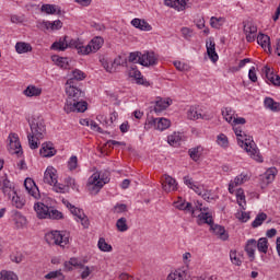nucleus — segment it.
Wrapping results in <instances>:
<instances>
[{"instance_id":"1","label":"nucleus","mask_w":280,"mask_h":280,"mask_svg":"<svg viewBox=\"0 0 280 280\" xmlns=\"http://www.w3.org/2000/svg\"><path fill=\"white\" fill-rule=\"evenodd\" d=\"M66 94L68 95L63 106L65 113H84L89 104L83 101L84 92L73 83V79H68L66 82Z\"/></svg>"},{"instance_id":"2","label":"nucleus","mask_w":280,"mask_h":280,"mask_svg":"<svg viewBox=\"0 0 280 280\" xmlns=\"http://www.w3.org/2000/svg\"><path fill=\"white\" fill-rule=\"evenodd\" d=\"M108 183H110V172L108 171L95 172L88 179V191L92 196H97L100 191H102V187H104V185Z\"/></svg>"},{"instance_id":"3","label":"nucleus","mask_w":280,"mask_h":280,"mask_svg":"<svg viewBox=\"0 0 280 280\" xmlns=\"http://www.w3.org/2000/svg\"><path fill=\"white\" fill-rule=\"evenodd\" d=\"M31 127V133H28V141H42L47 135V129L45 128V120L40 116H32L28 120Z\"/></svg>"},{"instance_id":"4","label":"nucleus","mask_w":280,"mask_h":280,"mask_svg":"<svg viewBox=\"0 0 280 280\" xmlns=\"http://www.w3.org/2000/svg\"><path fill=\"white\" fill-rule=\"evenodd\" d=\"M199 218L198 224H209L212 233L219 236V240L226 242L229 240V233L224 226L219 224H213V215L210 212H201L197 215Z\"/></svg>"},{"instance_id":"5","label":"nucleus","mask_w":280,"mask_h":280,"mask_svg":"<svg viewBox=\"0 0 280 280\" xmlns=\"http://www.w3.org/2000/svg\"><path fill=\"white\" fill-rule=\"evenodd\" d=\"M67 36L63 37V39H60L59 42H55L50 49H54L55 51H65V49H68L70 47L71 49L78 50V54H81L84 56V45L80 39H70L67 40Z\"/></svg>"},{"instance_id":"6","label":"nucleus","mask_w":280,"mask_h":280,"mask_svg":"<svg viewBox=\"0 0 280 280\" xmlns=\"http://www.w3.org/2000/svg\"><path fill=\"white\" fill-rule=\"evenodd\" d=\"M47 244H55L56 246L65 247L69 244V233L52 231L45 236Z\"/></svg>"},{"instance_id":"7","label":"nucleus","mask_w":280,"mask_h":280,"mask_svg":"<svg viewBox=\"0 0 280 280\" xmlns=\"http://www.w3.org/2000/svg\"><path fill=\"white\" fill-rule=\"evenodd\" d=\"M238 145L240 148H243L245 152H247V154L254 159V161L264 163V158H261V154H259V148H257V143H255V141H238Z\"/></svg>"},{"instance_id":"8","label":"nucleus","mask_w":280,"mask_h":280,"mask_svg":"<svg viewBox=\"0 0 280 280\" xmlns=\"http://www.w3.org/2000/svg\"><path fill=\"white\" fill-rule=\"evenodd\" d=\"M102 45H104V38L94 37L86 46L83 48V56H89V54H95L102 49Z\"/></svg>"},{"instance_id":"9","label":"nucleus","mask_w":280,"mask_h":280,"mask_svg":"<svg viewBox=\"0 0 280 280\" xmlns=\"http://www.w3.org/2000/svg\"><path fill=\"white\" fill-rule=\"evenodd\" d=\"M149 128H154V130H167L172 126V121L167 118H151L147 125Z\"/></svg>"},{"instance_id":"10","label":"nucleus","mask_w":280,"mask_h":280,"mask_svg":"<svg viewBox=\"0 0 280 280\" xmlns=\"http://www.w3.org/2000/svg\"><path fill=\"white\" fill-rule=\"evenodd\" d=\"M128 75L129 78H132L133 80H136L137 84H142V86H150V82L143 79V75H141V71L137 69V66L131 65L128 68Z\"/></svg>"},{"instance_id":"11","label":"nucleus","mask_w":280,"mask_h":280,"mask_svg":"<svg viewBox=\"0 0 280 280\" xmlns=\"http://www.w3.org/2000/svg\"><path fill=\"white\" fill-rule=\"evenodd\" d=\"M37 27L38 30H42V31L47 30L50 32H56L58 30H62V21L56 20L54 22H50V21L37 22Z\"/></svg>"},{"instance_id":"12","label":"nucleus","mask_w":280,"mask_h":280,"mask_svg":"<svg viewBox=\"0 0 280 280\" xmlns=\"http://www.w3.org/2000/svg\"><path fill=\"white\" fill-rule=\"evenodd\" d=\"M24 187L30 196L35 198V200H38L40 198V190H38V186H36V183H34V179L27 177L24 180Z\"/></svg>"},{"instance_id":"13","label":"nucleus","mask_w":280,"mask_h":280,"mask_svg":"<svg viewBox=\"0 0 280 280\" xmlns=\"http://www.w3.org/2000/svg\"><path fill=\"white\" fill-rule=\"evenodd\" d=\"M163 178L164 180H162V188L164 191H166V194L176 191V189H178V183H176V179H174L172 176L164 174Z\"/></svg>"},{"instance_id":"14","label":"nucleus","mask_w":280,"mask_h":280,"mask_svg":"<svg viewBox=\"0 0 280 280\" xmlns=\"http://www.w3.org/2000/svg\"><path fill=\"white\" fill-rule=\"evenodd\" d=\"M243 31L246 35L247 43H255V38H257V26L253 22H247L244 24Z\"/></svg>"},{"instance_id":"15","label":"nucleus","mask_w":280,"mask_h":280,"mask_svg":"<svg viewBox=\"0 0 280 280\" xmlns=\"http://www.w3.org/2000/svg\"><path fill=\"white\" fill-rule=\"evenodd\" d=\"M44 183L55 185L58 183V171L54 166H48L44 173Z\"/></svg>"},{"instance_id":"16","label":"nucleus","mask_w":280,"mask_h":280,"mask_svg":"<svg viewBox=\"0 0 280 280\" xmlns=\"http://www.w3.org/2000/svg\"><path fill=\"white\" fill-rule=\"evenodd\" d=\"M172 105V100L170 98H158L155 102L154 107H151V113H155L159 115L160 113H163V110H166Z\"/></svg>"},{"instance_id":"17","label":"nucleus","mask_w":280,"mask_h":280,"mask_svg":"<svg viewBox=\"0 0 280 280\" xmlns=\"http://www.w3.org/2000/svg\"><path fill=\"white\" fill-rule=\"evenodd\" d=\"M159 62L156 55L152 51H147L145 54H141V66L142 67H154Z\"/></svg>"},{"instance_id":"18","label":"nucleus","mask_w":280,"mask_h":280,"mask_svg":"<svg viewBox=\"0 0 280 280\" xmlns=\"http://www.w3.org/2000/svg\"><path fill=\"white\" fill-rule=\"evenodd\" d=\"M56 148L54 147V143L51 142H44L42 144V149L39 151L40 156H44V159H49L51 156H56Z\"/></svg>"},{"instance_id":"19","label":"nucleus","mask_w":280,"mask_h":280,"mask_svg":"<svg viewBox=\"0 0 280 280\" xmlns=\"http://www.w3.org/2000/svg\"><path fill=\"white\" fill-rule=\"evenodd\" d=\"M187 1L189 0H164V5L167 8H174L177 12H183L187 8Z\"/></svg>"},{"instance_id":"20","label":"nucleus","mask_w":280,"mask_h":280,"mask_svg":"<svg viewBox=\"0 0 280 280\" xmlns=\"http://www.w3.org/2000/svg\"><path fill=\"white\" fill-rule=\"evenodd\" d=\"M249 179L247 174L242 173L241 175L236 176L234 178L233 182H230L229 184V191L230 194H233V189H235V187H238V185H244V183H247V180Z\"/></svg>"},{"instance_id":"21","label":"nucleus","mask_w":280,"mask_h":280,"mask_svg":"<svg viewBox=\"0 0 280 280\" xmlns=\"http://www.w3.org/2000/svg\"><path fill=\"white\" fill-rule=\"evenodd\" d=\"M131 25L137 30H141V32H152V25L148 23L145 20H141L136 18L131 21Z\"/></svg>"},{"instance_id":"22","label":"nucleus","mask_w":280,"mask_h":280,"mask_svg":"<svg viewBox=\"0 0 280 280\" xmlns=\"http://www.w3.org/2000/svg\"><path fill=\"white\" fill-rule=\"evenodd\" d=\"M207 47V54L212 62H218V52H215V42H213V38H209V40L206 43Z\"/></svg>"},{"instance_id":"23","label":"nucleus","mask_w":280,"mask_h":280,"mask_svg":"<svg viewBox=\"0 0 280 280\" xmlns=\"http://www.w3.org/2000/svg\"><path fill=\"white\" fill-rule=\"evenodd\" d=\"M257 249V241L255 238H250L247 241L245 245V252L249 257V261H255V250Z\"/></svg>"},{"instance_id":"24","label":"nucleus","mask_w":280,"mask_h":280,"mask_svg":"<svg viewBox=\"0 0 280 280\" xmlns=\"http://www.w3.org/2000/svg\"><path fill=\"white\" fill-rule=\"evenodd\" d=\"M119 145H126V142H119V141H107V142H101L98 144V150L101 151L102 154H108V150L114 147H119Z\"/></svg>"},{"instance_id":"25","label":"nucleus","mask_w":280,"mask_h":280,"mask_svg":"<svg viewBox=\"0 0 280 280\" xmlns=\"http://www.w3.org/2000/svg\"><path fill=\"white\" fill-rule=\"evenodd\" d=\"M34 209H35V211L37 213V218H39V220H45L48 218L50 208L45 206V203H36L34 206Z\"/></svg>"},{"instance_id":"26","label":"nucleus","mask_w":280,"mask_h":280,"mask_svg":"<svg viewBox=\"0 0 280 280\" xmlns=\"http://www.w3.org/2000/svg\"><path fill=\"white\" fill-rule=\"evenodd\" d=\"M175 208L179 211H188L194 215V218H196V209H191V202H185L183 198L175 202Z\"/></svg>"},{"instance_id":"27","label":"nucleus","mask_w":280,"mask_h":280,"mask_svg":"<svg viewBox=\"0 0 280 280\" xmlns=\"http://www.w3.org/2000/svg\"><path fill=\"white\" fill-rule=\"evenodd\" d=\"M51 60L52 62H55V65H57V67H60V69H71V63H69V58L55 55L51 57Z\"/></svg>"},{"instance_id":"28","label":"nucleus","mask_w":280,"mask_h":280,"mask_svg":"<svg viewBox=\"0 0 280 280\" xmlns=\"http://www.w3.org/2000/svg\"><path fill=\"white\" fill-rule=\"evenodd\" d=\"M2 192L4 196H8V198H12V196L16 194L14 186H12V182H10L8 178L2 180Z\"/></svg>"},{"instance_id":"29","label":"nucleus","mask_w":280,"mask_h":280,"mask_svg":"<svg viewBox=\"0 0 280 280\" xmlns=\"http://www.w3.org/2000/svg\"><path fill=\"white\" fill-rule=\"evenodd\" d=\"M266 78L269 82H271V84H273V86H280V77L276 75L275 73H272V71L270 70V68L268 66H266L264 68Z\"/></svg>"},{"instance_id":"30","label":"nucleus","mask_w":280,"mask_h":280,"mask_svg":"<svg viewBox=\"0 0 280 280\" xmlns=\"http://www.w3.org/2000/svg\"><path fill=\"white\" fill-rule=\"evenodd\" d=\"M264 104L265 108L271 110L272 113H279L280 110V103L272 100V97H266Z\"/></svg>"},{"instance_id":"31","label":"nucleus","mask_w":280,"mask_h":280,"mask_svg":"<svg viewBox=\"0 0 280 280\" xmlns=\"http://www.w3.org/2000/svg\"><path fill=\"white\" fill-rule=\"evenodd\" d=\"M233 130L237 141H253V136L246 133V131H243L242 128L234 127Z\"/></svg>"},{"instance_id":"32","label":"nucleus","mask_w":280,"mask_h":280,"mask_svg":"<svg viewBox=\"0 0 280 280\" xmlns=\"http://www.w3.org/2000/svg\"><path fill=\"white\" fill-rule=\"evenodd\" d=\"M8 150L10 154H23V148L21 147V141H10L8 144Z\"/></svg>"},{"instance_id":"33","label":"nucleus","mask_w":280,"mask_h":280,"mask_svg":"<svg viewBox=\"0 0 280 280\" xmlns=\"http://www.w3.org/2000/svg\"><path fill=\"white\" fill-rule=\"evenodd\" d=\"M275 176H277V167H270L264 174L262 180L266 183V185H270V183L275 180Z\"/></svg>"},{"instance_id":"34","label":"nucleus","mask_w":280,"mask_h":280,"mask_svg":"<svg viewBox=\"0 0 280 280\" xmlns=\"http://www.w3.org/2000/svg\"><path fill=\"white\" fill-rule=\"evenodd\" d=\"M257 43H258V45H260V47H262V49L268 48L270 51V36L266 35L264 33H260L257 36Z\"/></svg>"},{"instance_id":"35","label":"nucleus","mask_w":280,"mask_h":280,"mask_svg":"<svg viewBox=\"0 0 280 280\" xmlns=\"http://www.w3.org/2000/svg\"><path fill=\"white\" fill-rule=\"evenodd\" d=\"M203 149L201 145H198L196 148H191L188 151V154L192 161L197 162L200 161V156H202Z\"/></svg>"},{"instance_id":"36","label":"nucleus","mask_w":280,"mask_h":280,"mask_svg":"<svg viewBox=\"0 0 280 280\" xmlns=\"http://www.w3.org/2000/svg\"><path fill=\"white\" fill-rule=\"evenodd\" d=\"M15 51L18 54H27V52L32 51V45L27 44L25 42H18L15 44Z\"/></svg>"},{"instance_id":"37","label":"nucleus","mask_w":280,"mask_h":280,"mask_svg":"<svg viewBox=\"0 0 280 280\" xmlns=\"http://www.w3.org/2000/svg\"><path fill=\"white\" fill-rule=\"evenodd\" d=\"M40 93H43V91L34 85H28L24 90V95H26V97H38Z\"/></svg>"},{"instance_id":"38","label":"nucleus","mask_w":280,"mask_h":280,"mask_svg":"<svg viewBox=\"0 0 280 280\" xmlns=\"http://www.w3.org/2000/svg\"><path fill=\"white\" fill-rule=\"evenodd\" d=\"M40 10L45 12V14H61L60 9H58L56 4H43Z\"/></svg>"},{"instance_id":"39","label":"nucleus","mask_w":280,"mask_h":280,"mask_svg":"<svg viewBox=\"0 0 280 280\" xmlns=\"http://www.w3.org/2000/svg\"><path fill=\"white\" fill-rule=\"evenodd\" d=\"M266 220H268V214H266L265 212L258 213L256 219L252 223L253 229H257L258 226H261V224H264Z\"/></svg>"},{"instance_id":"40","label":"nucleus","mask_w":280,"mask_h":280,"mask_svg":"<svg viewBox=\"0 0 280 280\" xmlns=\"http://www.w3.org/2000/svg\"><path fill=\"white\" fill-rule=\"evenodd\" d=\"M222 116L228 124H232L233 119L235 118V112L231 107H225L222 109Z\"/></svg>"},{"instance_id":"41","label":"nucleus","mask_w":280,"mask_h":280,"mask_svg":"<svg viewBox=\"0 0 280 280\" xmlns=\"http://www.w3.org/2000/svg\"><path fill=\"white\" fill-rule=\"evenodd\" d=\"M236 200L238 207H241L242 209H246L244 208L246 207V195H244V189L240 188L236 190Z\"/></svg>"},{"instance_id":"42","label":"nucleus","mask_w":280,"mask_h":280,"mask_svg":"<svg viewBox=\"0 0 280 280\" xmlns=\"http://www.w3.org/2000/svg\"><path fill=\"white\" fill-rule=\"evenodd\" d=\"M187 117H188V119H191L192 121H196V119H205V117H202V114L199 113L198 109L195 107H190L188 109Z\"/></svg>"},{"instance_id":"43","label":"nucleus","mask_w":280,"mask_h":280,"mask_svg":"<svg viewBox=\"0 0 280 280\" xmlns=\"http://www.w3.org/2000/svg\"><path fill=\"white\" fill-rule=\"evenodd\" d=\"M256 248H258L259 253H268V238H259L258 242H256Z\"/></svg>"},{"instance_id":"44","label":"nucleus","mask_w":280,"mask_h":280,"mask_svg":"<svg viewBox=\"0 0 280 280\" xmlns=\"http://www.w3.org/2000/svg\"><path fill=\"white\" fill-rule=\"evenodd\" d=\"M116 229L120 233H126V231H128V220L124 217L118 219L116 222Z\"/></svg>"},{"instance_id":"45","label":"nucleus","mask_w":280,"mask_h":280,"mask_svg":"<svg viewBox=\"0 0 280 280\" xmlns=\"http://www.w3.org/2000/svg\"><path fill=\"white\" fill-rule=\"evenodd\" d=\"M12 198V205L13 207H15L16 209H23V207H25V199L19 197V195H11Z\"/></svg>"},{"instance_id":"46","label":"nucleus","mask_w":280,"mask_h":280,"mask_svg":"<svg viewBox=\"0 0 280 280\" xmlns=\"http://www.w3.org/2000/svg\"><path fill=\"white\" fill-rule=\"evenodd\" d=\"M97 246L103 253H110V250H113V246L106 243V240L104 237H101L98 240Z\"/></svg>"},{"instance_id":"47","label":"nucleus","mask_w":280,"mask_h":280,"mask_svg":"<svg viewBox=\"0 0 280 280\" xmlns=\"http://www.w3.org/2000/svg\"><path fill=\"white\" fill-rule=\"evenodd\" d=\"M185 139H186L185 133L180 131H174L167 137V141H185Z\"/></svg>"},{"instance_id":"48","label":"nucleus","mask_w":280,"mask_h":280,"mask_svg":"<svg viewBox=\"0 0 280 280\" xmlns=\"http://www.w3.org/2000/svg\"><path fill=\"white\" fill-rule=\"evenodd\" d=\"M224 18H215L212 16L210 19V25L211 27H214V30H220V27H222V25H224Z\"/></svg>"},{"instance_id":"49","label":"nucleus","mask_w":280,"mask_h":280,"mask_svg":"<svg viewBox=\"0 0 280 280\" xmlns=\"http://www.w3.org/2000/svg\"><path fill=\"white\" fill-rule=\"evenodd\" d=\"M0 280H19V276L12 271H1L0 272Z\"/></svg>"},{"instance_id":"50","label":"nucleus","mask_w":280,"mask_h":280,"mask_svg":"<svg viewBox=\"0 0 280 280\" xmlns=\"http://www.w3.org/2000/svg\"><path fill=\"white\" fill-rule=\"evenodd\" d=\"M86 78V74L80 70V69H74L72 71V78H70V80H73V84H75V80L80 81V80H84Z\"/></svg>"},{"instance_id":"51","label":"nucleus","mask_w":280,"mask_h":280,"mask_svg":"<svg viewBox=\"0 0 280 280\" xmlns=\"http://www.w3.org/2000/svg\"><path fill=\"white\" fill-rule=\"evenodd\" d=\"M16 229H25L27 226V219L24 215L18 214L15 217Z\"/></svg>"},{"instance_id":"52","label":"nucleus","mask_w":280,"mask_h":280,"mask_svg":"<svg viewBox=\"0 0 280 280\" xmlns=\"http://www.w3.org/2000/svg\"><path fill=\"white\" fill-rule=\"evenodd\" d=\"M45 279L51 280V279H58V280H65V275H62V271L56 270L50 271L45 276Z\"/></svg>"},{"instance_id":"53","label":"nucleus","mask_w":280,"mask_h":280,"mask_svg":"<svg viewBox=\"0 0 280 280\" xmlns=\"http://www.w3.org/2000/svg\"><path fill=\"white\" fill-rule=\"evenodd\" d=\"M65 266L68 270H72L69 266H73L74 268H84V265L80 262L78 258H70L68 262H65Z\"/></svg>"},{"instance_id":"54","label":"nucleus","mask_w":280,"mask_h":280,"mask_svg":"<svg viewBox=\"0 0 280 280\" xmlns=\"http://www.w3.org/2000/svg\"><path fill=\"white\" fill-rule=\"evenodd\" d=\"M80 269L82 270L81 279H89V277H91V273L93 272V270H95V267H89V266L83 265V267H80Z\"/></svg>"},{"instance_id":"55","label":"nucleus","mask_w":280,"mask_h":280,"mask_svg":"<svg viewBox=\"0 0 280 280\" xmlns=\"http://www.w3.org/2000/svg\"><path fill=\"white\" fill-rule=\"evenodd\" d=\"M129 62H132V65H141V52H130Z\"/></svg>"},{"instance_id":"56","label":"nucleus","mask_w":280,"mask_h":280,"mask_svg":"<svg viewBox=\"0 0 280 280\" xmlns=\"http://www.w3.org/2000/svg\"><path fill=\"white\" fill-rule=\"evenodd\" d=\"M180 32H182V36H183V38H185V40H191V38L194 37V30H191L189 27H182Z\"/></svg>"},{"instance_id":"57","label":"nucleus","mask_w":280,"mask_h":280,"mask_svg":"<svg viewBox=\"0 0 280 280\" xmlns=\"http://www.w3.org/2000/svg\"><path fill=\"white\" fill-rule=\"evenodd\" d=\"M48 218L50 220H62V212L58 211V210H54V209H50L49 212H48Z\"/></svg>"},{"instance_id":"58","label":"nucleus","mask_w":280,"mask_h":280,"mask_svg":"<svg viewBox=\"0 0 280 280\" xmlns=\"http://www.w3.org/2000/svg\"><path fill=\"white\" fill-rule=\"evenodd\" d=\"M68 168L73 172V170L78 168V156L72 155L68 161Z\"/></svg>"},{"instance_id":"59","label":"nucleus","mask_w":280,"mask_h":280,"mask_svg":"<svg viewBox=\"0 0 280 280\" xmlns=\"http://www.w3.org/2000/svg\"><path fill=\"white\" fill-rule=\"evenodd\" d=\"M230 259L234 266H242V260L237 258V252H230Z\"/></svg>"},{"instance_id":"60","label":"nucleus","mask_w":280,"mask_h":280,"mask_svg":"<svg viewBox=\"0 0 280 280\" xmlns=\"http://www.w3.org/2000/svg\"><path fill=\"white\" fill-rule=\"evenodd\" d=\"M52 189L54 191H56L57 194H65L67 191V186L62 185V184H52Z\"/></svg>"},{"instance_id":"61","label":"nucleus","mask_w":280,"mask_h":280,"mask_svg":"<svg viewBox=\"0 0 280 280\" xmlns=\"http://www.w3.org/2000/svg\"><path fill=\"white\" fill-rule=\"evenodd\" d=\"M237 219L241 222H248L250 220V213L242 211L241 213L237 214Z\"/></svg>"},{"instance_id":"62","label":"nucleus","mask_w":280,"mask_h":280,"mask_svg":"<svg viewBox=\"0 0 280 280\" xmlns=\"http://www.w3.org/2000/svg\"><path fill=\"white\" fill-rule=\"evenodd\" d=\"M71 214L75 215L77 218H82L84 215V212L77 208L75 206H71Z\"/></svg>"},{"instance_id":"63","label":"nucleus","mask_w":280,"mask_h":280,"mask_svg":"<svg viewBox=\"0 0 280 280\" xmlns=\"http://www.w3.org/2000/svg\"><path fill=\"white\" fill-rule=\"evenodd\" d=\"M171 275H175V277H177V280H185V277H187V271L186 270H177L174 273Z\"/></svg>"},{"instance_id":"64","label":"nucleus","mask_w":280,"mask_h":280,"mask_svg":"<svg viewBox=\"0 0 280 280\" xmlns=\"http://www.w3.org/2000/svg\"><path fill=\"white\" fill-rule=\"evenodd\" d=\"M248 78L250 82H257V72H255V67H252L248 72Z\"/></svg>"}]
</instances>
